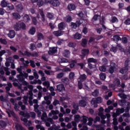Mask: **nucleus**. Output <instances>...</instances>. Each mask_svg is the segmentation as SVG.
<instances>
[{
  "label": "nucleus",
  "instance_id": "f257e3e1",
  "mask_svg": "<svg viewBox=\"0 0 130 130\" xmlns=\"http://www.w3.org/2000/svg\"><path fill=\"white\" fill-rule=\"evenodd\" d=\"M14 28L15 31H20L21 28L22 30H26V24L24 22H16L15 24L14 25Z\"/></svg>",
  "mask_w": 130,
  "mask_h": 130
},
{
  "label": "nucleus",
  "instance_id": "f03ea898",
  "mask_svg": "<svg viewBox=\"0 0 130 130\" xmlns=\"http://www.w3.org/2000/svg\"><path fill=\"white\" fill-rule=\"evenodd\" d=\"M102 98L99 96L96 98L92 99L91 101V104L94 108H97V107H98V104L102 103Z\"/></svg>",
  "mask_w": 130,
  "mask_h": 130
},
{
  "label": "nucleus",
  "instance_id": "7ed1b4c3",
  "mask_svg": "<svg viewBox=\"0 0 130 130\" xmlns=\"http://www.w3.org/2000/svg\"><path fill=\"white\" fill-rule=\"evenodd\" d=\"M20 53L23 55V56H27V57H30V56H32V57H38L39 54L37 52L31 53L28 52V51H25L24 53H23L20 51Z\"/></svg>",
  "mask_w": 130,
  "mask_h": 130
},
{
  "label": "nucleus",
  "instance_id": "20e7f679",
  "mask_svg": "<svg viewBox=\"0 0 130 130\" xmlns=\"http://www.w3.org/2000/svg\"><path fill=\"white\" fill-rule=\"evenodd\" d=\"M82 23L80 20H77L75 23V22H71V28L73 30H76L78 27H80Z\"/></svg>",
  "mask_w": 130,
  "mask_h": 130
},
{
  "label": "nucleus",
  "instance_id": "39448f33",
  "mask_svg": "<svg viewBox=\"0 0 130 130\" xmlns=\"http://www.w3.org/2000/svg\"><path fill=\"white\" fill-rule=\"evenodd\" d=\"M57 52V48L55 47L49 48V50L48 52V54H55Z\"/></svg>",
  "mask_w": 130,
  "mask_h": 130
},
{
  "label": "nucleus",
  "instance_id": "423d86ee",
  "mask_svg": "<svg viewBox=\"0 0 130 130\" xmlns=\"http://www.w3.org/2000/svg\"><path fill=\"white\" fill-rule=\"evenodd\" d=\"M50 4H51L53 7H58V6L60 5L59 1L58 0H51L50 1Z\"/></svg>",
  "mask_w": 130,
  "mask_h": 130
},
{
  "label": "nucleus",
  "instance_id": "0eeeda50",
  "mask_svg": "<svg viewBox=\"0 0 130 130\" xmlns=\"http://www.w3.org/2000/svg\"><path fill=\"white\" fill-rule=\"evenodd\" d=\"M115 71H116V67L115 66H110V67L108 70V73L112 75L114 73H115Z\"/></svg>",
  "mask_w": 130,
  "mask_h": 130
},
{
  "label": "nucleus",
  "instance_id": "6e6552de",
  "mask_svg": "<svg viewBox=\"0 0 130 130\" xmlns=\"http://www.w3.org/2000/svg\"><path fill=\"white\" fill-rule=\"evenodd\" d=\"M67 9L70 11H75L76 10V5L74 4L71 3L68 5Z\"/></svg>",
  "mask_w": 130,
  "mask_h": 130
},
{
  "label": "nucleus",
  "instance_id": "1a4fd4ad",
  "mask_svg": "<svg viewBox=\"0 0 130 130\" xmlns=\"http://www.w3.org/2000/svg\"><path fill=\"white\" fill-rule=\"evenodd\" d=\"M57 90L59 92L64 91V85L63 84H59L56 86Z\"/></svg>",
  "mask_w": 130,
  "mask_h": 130
},
{
  "label": "nucleus",
  "instance_id": "9d476101",
  "mask_svg": "<svg viewBox=\"0 0 130 130\" xmlns=\"http://www.w3.org/2000/svg\"><path fill=\"white\" fill-rule=\"evenodd\" d=\"M79 104L80 107H86L87 106V102L84 100H81L79 101Z\"/></svg>",
  "mask_w": 130,
  "mask_h": 130
},
{
  "label": "nucleus",
  "instance_id": "9b49d317",
  "mask_svg": "<svg viewBox=\"0 0 130 130\" xmlns=\"http://www.w3.org/2000/svg\"><path fill=\"white\" fill-rule=\"evenodd\" d=\"M90 50L88 49H83L81 50V53L83 56H86L89 54Z\"/></svg>",
  "mask_w": 130,
  "mask_h": 130
},
{
  "label": "nucleus",
  "instance_id": "f8f14e48",
  "mask_svg": "<svg viewBox=\"0 0 130 130\" xmlns=\"http://www.w3.org/2000/svg\"><path fill=\"white\" fill-rule=\"evenodd\" d=\"M58 29L60 30H64V28H66V23L63 22H61V23L58 24Z\"/></svg>",
  "mask_w": 130,
  "mask_h": 130
},
{
  "label": "nucleus",
  "instance_id": "ddd939ff",
  "mask_svg": "<svg viewBox=\"0 0 130 130\" xmlns=\"http://www.w3.org/2000/svg\"><path fill=\"white\" fill-rule=\"evenodd\" d=\"M8 37L10 38H14L16 36V32L14 30H11L9 31V33L8 34Z\"/></svg>",
  "mask_w": 130,
  "mask_h": 130
},
{
  "label": "nucleus",
  "instance_id": "4468645a",
  "mask_svg": "<svg viewBox=\"0 0 130 130\" xmlns=\"http://www.w3.org/2000/svg\"><path fill=\"white\" fill-rule=\"evenodd\" d=\"M19 114L23 117H26V118H30V115L28 113H25L23 111H20Z\"/></svg>",
  "mask_w": 130,
  "mask_h": 130
},
{
  "label": "nucleus",
  "instance_id": "2eb2a0df",
  "mask_svg": "<svg viewBox=\"0 0 130 130\" xmlns=\"http://www.w3.org/2000/svg\"><path fill=\"white\" fill-rule=\"evenodd\" d=\"M23 77H24V74H23L17 75L16 76V78L18 79V81L19 82H22L25 80V78Z\"/></svg>",
  "mask_w": 130,
  "mask_h": 130
},
{
  "label": "nucleus",
  "instance_id": "dca6fc26",
  "mask_svg": "<svg viewBox=\"0 0 130 130\" xmlns=\"http://www.w3.org/2000/svg\"><path fill=\"white\" fill-rule=\"evenodd\" d=\"M73 36L74 39H76L77 40H80V39L82 38V35L79 32H76L75 34Z\"/></svg>",
  "mask_w": 130,
  "mask_h": 130
},
{
  "label": "nucleus",
  "instance_id": "f3484780",
  "mask_svg": "<svg viewBox=\"0 0 130 130\" xmlns=\"http://www.w3.org/2000/svg\"><path fill=\"white\" fill-rule=\"evenodd\" d=\"M53 34L55 35V36H56V37H59V36H61V35H62V34L61 33V30H60L53 31Z\"/></svg>",
  "mask_w": 130,
  "mask_h": 130
},
{
  "label": "nucleus",
  "instance_id": "a211bd4d",
  "mask_svg": "<svg viewBox=\"0 0 130 130\" xmlns=\"http://www.w3.org/2000/svg\"><path fill=\"white\" fill-rule=\"evenodd\" d=\"M88 43V40H87V39H82V42H81V45L83 46V47H86L87 46V44Z\"/></svg>",
  "mask_w": 130,
  "mask_h": 130
},
{
  "label": "nucleus",
  "instance_id": "6ab92c4d",
  "mask_svg": "<svg viewBox=\"0 0 130 130\" xmlns=\"http://www.w3.org/2000/svg\"><path fill=\"white\" fill-rule=\"evenodd\" d=\"M97 59L94 58H89L87 59V62L88 63H91V62H93V63H96Z\"/></svg>",
  "mask_w": 130,
  "mask_h": 130
},
{
  "label": "nucleus",
  "instance_id": "aec40b11",
  "mask_svg": "<svg viewBox=\"0 0 130 130\" xmlns=\"http://www.w3.org/2000/svg\"><path fill=\"white\" fill-rule=\"evenodd\" d=\"M79 103L73 102L72 103V107L74 109H76V110H79Z\"/></svg>",
  "mask_w": 130,
  "mask_h": 130
},
{
  "label": "nucleus",
  "instance_id": "412c9836",
  "mask_svg": "<svg viewBox=\"0 0 130 130\" xmlns=\"http://www.w3.org/2000/svg\"><path fill=\"white\" fill-rule=\"evenodd\" d=\"M23 20L24 22H29V21L31 20V19L30 18V16L28 15V14H25L23 16Z\"/></svg>",
  "mask_w": 130,
  "mask_h": 130
},
{
  "label": "nucleus",
  "instance_id": "4be33fe9",
  "mask_svg": "<svg viewBox=\"0 0 130 130\" xmlns=\"http://www.w3.org/2000/svg\"><path fill=\"white\" fill-rule=\"evenodd\" d=\"M76 46L77 44L75 42H70L68 44V46L71 48H75V47H76Z\"/></svg>",
  "mask_w": 130,
  "mask_h": 130
},
{
  "label": "nucleus",
  "instance_id": "5701e85b",
  "mask_svg": "<svg viewBox=\"0 0 130 130\" xmlns=\"http://www.w3.org/2000/svg\"><path fill=\"white\" fill-rule=\"evenodd\" d=\"M123 112H124V109L123 108H118L116 110V114L118 115L121 114V113H123Z\"/></svg>",
  "mask_w": 130,
  "mask_h": 130
},
{
  "label": "nucleus",
  "instance_id": "b1692460",
  "mask_svg": "<svg viewBox=\"0 0 130 130\" xmlns=\"http://www.w3.org/2000/svg\"><path fill=\"white\" fill-rule=\"evenodd\" d=\"M16 8L18 12H22V11H23V9H24L23 5L21 4L17 5Z\"/></svg>",
  "mask_w": 130,
  "mask_h": 130
},
{
  "label": "nucleus",
  "instance_id": "393cba45",
  "mask_svg": "<svg viewBox=\"0 0 130 130\" xmlns=\"http://www.w3.org/2000/svg\"><path fill=\"white\" fill-rule=\"evenodd\" d=\"M92 95L94 97H98V96L99 95V89H95L94 91L92 92Z\"/></svg>",
  "mask_w": 130,
  "mask_h": 130
},
{
  "label": "nucleus",
  "instance_id": "a878e982",
  "mask_svg": "<svg viewBox=\"0 0 130 130\" xmlns=\"http://www.w3.org/2000/svg\"><path fill=\"white\" fill-rule=\"evenodd\" d=\"M100 78L101 80H102L103 81H105L106 79V74L105 73H101L100 74Z\"/></svg>",
  "mask_w": 130,
  "mask_h": 130
},
{
  "label": "nucleus",
  "instance_id": "bb28decb",
  "mask_svg": "<svg viewBox=\"0 0 130 130\" xmlns=\"http://www.w3.org/2000/svg\"><path fill=\"white\" fill-rule=\"evenodd\" d=\"M37 2V5L39 7V8H41L43 5H44V2L43 0H38Z\"/></svg>",
  "mask_w": 130,
  "mask_h": 130
},
{
  "label": "nucleus",
  "instance_id": "cd10ccee",
  "mask_svg": "<svg viewBox=\"0 0 130 130\" xmlns=\"http://www.w3.org/2000/svg\"><path fill=\"white\" fill-rule=\"evenodd\" d=\"M15 128L16 130H26L25 128L23 127V126L19 124H16L15 125Z\"/></svg>",
  "mask_w": 130,
  "mask_h": 130
},
{
  "label": "nucleus",
  "instance_id": "c85d7f7f",
  "mask_svg": "<svg viewBox=\"0 0 130 130\" xmlns=\"http://www.w3.org/2000/svg\"><path fill=\"white\" fill-rule=\"evenodd\" d=\"M37 47H36V45L34 43H31L30 44V46H29V49L30 50H31V51H33V50H35V49H36Z\"/></svg>",
  "mask_w": 130,
  "mask_h": 130
},
{
  "label": "nucleus",
  "instance_id": "c756f323",
  "mask_svg": "<svg viewBox=\"0 0 130 130\" xmlns=\"http://www.w3.org/2000/svg\"><path fill=\"white\" fill-rule=\"evenodd\" d=\"M12 15L14 19H21V15L18 13H12Z\"/></svg>",
  "mask_w": 130,
  "mask_h": 130
},
{
  "label": "nucleus",
  "instance_id": "7c9ffc66",
  "mask_svg": "<svg viewBox=\"0 0 130 130\" xmlns=\"http://www.w3.org/2000/svg\"><path fill=\"white\" fill-rule=\"evenodd\" d=\"M14 7L13 6V5L11 4H8V5H7V11H12L13 10H14Z\"/></svg>",
  "mask_w": 130,
  "mask_h": 130
},
{
  "label": "nucleus",
  "instance_id": "2f4dec72",
  "mask_svg": "<svg viewBox=\"0 0 130 130\" xmlns=\"http://www.w3.org/2000/svg\"><path fill=\"white\" fill-rule=\"evenodd\" d=\"M71 52L69 50H65L64 51L63 55L65 57H69Z\"/></svg>",
  "mask_w": 130,
  "mask_h": 130
},
{
  "label": "nucleus",
  "instance_id": "473e14b6",
  "mask_svg": "<svg viewBox=\"0 0 130 130\" xmlns=\"http://www.w3.org/2000/svg\"><path fill=\"white\" fill-rule=\"evenodd\" d=\"M36 32V29L35 28V27H32L30 29L29 33L31 35H34Z\"/></svg>",
  "mask_w": 130,
  "mask_h": 130
},
{
  "label": "nucleus",
  "instance_id": "72a5a7b5",
  "mask_svg": "<svg viewBox=\"0 0 130 130\" xmlns=\"http://www.w3.org/2000/svg\"><path fill=\"white\" fill-rule=\"evenodd\" d=\"M128 71V68H127V69H126L125 67H124L123 68H121L119 70V73H120L121 74H125V73H126V72H127Z\"/></svg>",
  "mask_w": 130,
  "mask_h": 130
},
{
  "label": "nucleus",
  "instance_id": "f704fd0d",
  "mask_svg": "<svg viewBox=\"0 0 130 130\" xmlns=\"http://www.w3.org/2000/svg\"><path fill=\"white\" fill-rule=\"evenodd\" d=\"M0 126H1L2 128L6 127V126H7V123H6V121L4 120H1Z\"/></svg>",
  "mask_w": 130,
  "mask_h": 130
},
{
  "label": "nucleus",
  "instance_id": "c9c22d12",
  "mask_svg": "<svg viewBox=\"0 0 130 130\" xmlns=\"http://www.w3.org/2000/svg\"><path fill=\"white\" fill-rule=\"evenodd\" d=\"M54 16V14L52 13H48L47 15V17L50 19L52 20L53 19V17Z\"/></svg>",
  "mask_w": 130,
  "mask_h": 130
},
{
  "label": "nucleus",
  "instance_id": "e433bc0d",
  "mask_svg": "<svg viewBox=\"0 0 130 130\" xmlns=\"http://www.w3.org/2000/svg\"><path fill=\"white\" fill-rule=\"evenodd\" d=\"M38 40H41L42 39H44V36L42 33H38Z\"/></svg>",
  "mask_w": 130,
  "mask_h": 130
},
{
  "label": "nucleus",
  "instance_id": "4c0bfd02",
  "mask_svg": "<svg viewBox=\"0 0 130 130\" xmlns=\"http://www.w3.org/2000/svg\"><path fill=\"white\" fill-rule=\"evenodd\" d=\"M9 5L7 2H6L5 0H3L1 2V5L3 8H6V7H7V6Z\"/></svg>",
  "mask_w": 130,
  "mask_h": 130
},
{
  "label": "nucleus",
  "instance_id": "58836bf2",
  "mask_svg": "<svg viewBox=\"0 0 130 130\" xmlns=\"http://www.w3.org/2000/svg\"><path fill=\"white\" fill-rule=\"evenodd\" d=\"M0 42L2 44H4V45H7L8 44V42L5 39L0 38Z\"/></svg>",
  "mask_w": 130,
  "mask_h": 130
},
{
  "label": "nucleus",
  "instance_id": "ea45409f",
  "mask_svg": "<svg viewBox=\"0 0 130 130\" xmlns=\"http://www.w3.org/2000/svg\"><path fill=\"white\" fill-rule=\"evenodd\" d=\"M99 70L101 72H105L106 71L107 68L105 66H102L99 67Z\"/></svg>",
  "mask_w": 130,
  "mask_h": 130
},
{
  "label": "nucleus",
  "instance_id": "a19ab883",
  "mask_svg": "<svg viewBox=\"0 0 130 130\" xmlns=\"http://www.w3.org/2000/svg\"><path fill=\"white\" fill-rule=\"evenodd\" d=\"M114 40L116 41H121V38L119 35H115L114 37Z\"/></svg>",
  "mask_w": 130,
  "mask_h": 130
},
{
  "label": "nucleus",
  "instance_id": "79ce46f5",
  "mask_svg": "<svg viewBox=\"0 0 130 130\" xmlns=\"http://www.w3.org/2000/svg\"><path fill=\"white\" fill-rule=\"evenodd\" d=\"M40 15L41 16L42 21H43V22H45V16L44 15V13L43 12V11H41Z\"/></svg>",
  "mask_w": 130,
  "mask_h": 130
},
{
  "label": "nucleus",
  "instance_id": "37998d69",
  "mask_svg": "<svg viewBox=\"0 0 130 130\" xmlns=\"http://www.w3.org/2000/svg\"><path fill=\"white\" fill-rule=\"evenodd\" d=\"M129 60L127 59L125 61V63H124L125 69H128V66L129 64Z\"/></svg>",
  "mask_w": 130,
  "mask_h": 130
},
{
  "label": "nucleus",
  "instance_id": "c03bdc74",
  "mask_svg": "<svg viewBox=\"0 0 130 130\" xmlns=\"http://www.w3.org/2000/svg\"><path fill=\"white\" fill-rule=\"evenodd\" d=\"M82 122L83 123H86L87 120L88 119V117L85 115L82 116Z\"/></svg>",
  "mask_w": 130,
  "mask_h": 130
},
{
  "label": "nucleus",
  "instance_id": "a18cd8bd",
  "mask_svg": "<svg viewBox=\"0 0 130 130\" xmlns=\"http://www.w3.org/2000/svg\"><path fill=\"white\" fill-rule=\"evenodd\" d=\"M95 40L96 41H99L101 39H102L103 38V35H96L95 36Z\"/></svg>",
  "mask_w": 130,
  "mask_h": 130
},
{
  "label": "nucleus",
  "instance_id": "49530a36",
  "mask_svg": "<svg viewBox=\"0 0 130 130\" xmlns=\"http://www.w3.org/2000/svg\"><path fill=\"white\" fill-rule=\"evenodd\" d=\"M80 79L82 81H85L86 79H87V76H86V74H84L83 75H80Z\"/></svg>",
  "mask_w": 130,
  "mask_h": 130
},
{
  "label": "nucleus",
  "instance_id": "de8ad7c7",
  "mask_svg": "<svg viewBox=\"0 0 130 130\" xmlns=\"http://www.w3.org/2000/svg\"><path fill=\"white\" fill-rule=\"evenodd\" d=\"M69 61L68 60V59L64 58H62L60 59V60L59 61V63H66L67 62H68Z\"/></svg>",
  "mask_w": 130,
  "mask_h": 130
},
{
  "label": "nucleus",
  "instance_id": "09e8293b",
  "mask_svg": "<svg viewBox=\"0 0 130 130\" xmlns=\"http://www.w3.org/2000/svg\"><path fill=\"white\" fill-rule=\"evenodd\" d=\"M30 66L31 68H35L36 65H35V62L32 60H29Z\"/></svg>",
  "mask_w": 130,
  "mask_h": 130
},
{
  "label": "nucleus",
  "instance_id": "8fccbe9b",
  "mask_svg": "<svg viewBox=\"0 0 130 130\" xmlns=\"http://www.w3.org/2000/svg\"><path fill=\"white\" fill-rule=\"evenodd\" d=\"M64 75V74H63V73L61 72L57 75V76H56L57 78V79H61V78H62V77H63Z\"/></svg>",
  "mask_w": 130,
  "mask_h": 130
},
{
  "label": "nucleus",
  "instance_id": "3c124183",
  "mask_svg": "<svg viewBox=\"0 0 130 130\" xmlns=\"http://www.w3.org/2000/svg\"><path fill=\"white\" fill-rule=\"evenodd\" d=\"M103 112H104V109H103L102 107L100 108L99 109L98 115H100L101 114H103Z\"/></svg>",
  "mask_w": 130,
  "mask_h": 130
},
{
  "label": "nucleus",
  "instance_id": "603ef678",
  "mask_svg": "<svg viewBox=\"0 0 130 130\" xmlns=\"http://www.w3.org/2000/svg\"><path fill=\"white\" fill-rule=\"evenodd\" d=\"M10 49L12 50V51H13V52H17V48L13 46H11L10 47Z\"/></svg>",
  "mask_w": 130,
  "mask_h": 130
},
{
  "label": "nucleus",
  "instance_id": "864d4df0",
  "mask_svg": "<svg viewBox=\"0 0 130 130\" xmlns=\"http://www.w3.org/2000/svg\"><path fill=\"white\" fill-rule=\"evenodd\" d=\"M43 86L47 87V88H48L49 86H50V84L48 81H45L43 83Z\"/></svg>",
  "mask_w": 130,
  "mask_h": 130
},
{
  "label": "nucleus",
  "instance_id": "5fc2aeb1",
  "mask_svg": "<svg viewBox=\"0 0 130 130\" xmlns=\"http://www.w3.org/2000/svg\"><path fill=\"white\" fill-rule=\"evenodd\" d=\"M88 68L90 70H91V69H95V68H96V65L92 64L91 63H88Z\"/></svg>",
  "mask_w": 130,
  "mask_h": 130
},
{
  "label": "nucleus",
  "instance_id": "6e6d98bb",
  "mask_svg": "<svg viewBox=\"0 0 130 130\" xmlns=\"http://www.w3.org/2000/svg\"><path fill=\"white\" fill-rule=\"evenodd\" d=\"M96 40L95 38H94L93 37H90L89 38V40L88 41L89 43H92V42H94Z\"/></svg>",
  "mask_w": 130,
  "mask_h": 130
},
{
  "label": "nucleus",
  "instance_id": "4d7b16f0",
  "mask_svg": "<svg viewBox=\"0 0 130 130\" xmlns=\"http://www.w3.org/2000/svg\"><path fill=\"white\" fill-rule=\"evenodd\" d=\"M22 70H23V66H20V68H18L17 69V72H18V73H19V74H20V75H22V74H23L22 73Z\"/></svg>",
  "mask_w": 130,
  "mask_h": 130
},
{
  "label": "nucleus",
  "instance_id": "13d9d810",
  "mask_svg": "<svg viewBox=\"0 0 130 130\" xmlns=\"http://www.w3.org/2000/svg\"><path fill=\"white\" fill-rule=\"evenodd\" d=\"M115 82H116V85L117 86V87H120V80H119V79H117L115 80Z\"/></svg>",
  "mask_w": 130,
  "mask_h": 130
},
{
  "label": "nucleus",
  "instance_id": "bf43d9fd",
  "mask_svg": "<svg viewBox=\"0 0 130 130\" xmlns=\"http://www.w3.org/2000/svg\"><path fill=\"white\" fill-rule=\"evenodd\" d=\"M102 61L103 64H107V63H108V60H107L106 58H103Z\"/></svg>",
  "mask_w": 130,
  "mask_h": 130
},
{
  "label": "nucleus",
  "instance_id": "052dcab7",
  "mask_svg": "<svg viewBox=\"0 0 130 130\" xmlns=\"http://www.w3.org/2000/svg\"><path fill=\"white\" fill-rule=\"evenodd\" d=\"M121 40L123 43L124 44H126V43H127V38L126 37H123L121 39Z\"/></svg>",
  "mask_w": 130,
  "mask_h": 130
},
{
  "label": "nucleus",
  "instance_id": "680f3d73",
  "mask_svg": "<svg viewBox=\"0 0 130 130\" xmlns=\"http://www.w3.org/2000/svg\"><path fill=\"white\" fill-rule=\"evenodd\" d=\"M75 77V73H74V72H71L69 74V79H70V80L73 79Z\"/></svg>",
  "mask_w": 130,
  "mask_h": 130
},
{
  "label": "nucleus",
  "instance_id": "e2e57ef3",
  "mask_svg": "<svg viewBox=\"0 0 130 130\" xmlns=\"http://www.w3.org/2000/svg\"><path fill=\"white\" fill-rule=\"evenodd\" d=\"M5 10L4 8H0V15L1 16H4L5 15Z\"/></svg>",
  "mask_w": 130,
  "mask_h": 130
},
{
  "label": "nucleus",
  "instance_id": "0e129e2a",
  "mask_svg": "<svg viewBox=\"0 0 130 130\" xmlns=\"http://www.w3.org/2000/svg\"><path fill=\"white\" fill-rule=\"evenodd\" d=\"M93 54H95L96 56H100V52L99 50H95L93 52Z\"/></svg>",
  "mask_w": 130,
  "mask_h": 130
},
{
  "label": "nucleus",
  "instance_id": "69168bd1",
  "mask_svg": "<svg viewBox=\"0 0 130 130\" xmlns=\"http://www.w3.org/2000/svg\"><path fill=\"white\" fill-rule=\"evenodd\" d=\"M34 111L36 112L38 115H41V111L38 109H34Z\"/></svg>",
  "mask_w": 130,
  "mask_h": 130
},
{
  "label": "nucleus",
  "instance_id": "338daca9",
  "mask_svg": "<svg viewBox=\"0 0 130 130\" xmlns=\"http://www.w3.org/2000/svg\"><path fill=\"white\" fill-rule=\"evenodd\" d=\"M58 104H59V101L57 100H55L53 102V105H54V106H56V105H58Z\"/></svg>",
  "mask_w": 130,
  "mask_h": 130
},
{
  "label": "nucleus",
  "instance_id": "774afa93",
  "mask_svg": "<svg viewBox=\"0 0 130 130\" xmlns=\"http://www.w3.org/2000/svg\"><path fill=\"white\" fill-rule=\"evenodd\" d=\"M124 24L125 25H130V19L128 18V19H126L124 22Z\"/></svg>",
  "mask_w": 130,
  "mask_h": 130
}]
</instances>
